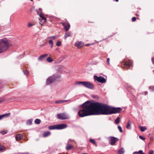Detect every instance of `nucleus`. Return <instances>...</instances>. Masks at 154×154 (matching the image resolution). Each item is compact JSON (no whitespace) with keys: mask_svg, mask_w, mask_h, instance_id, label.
Listing matches in <instances>:
<instances>
[{"mask_svg":"<svg viewBox=\"0 0 154 154\" xmlns=\"http://www.w3.org/2000/svg\"><path fill=\"white\" fill-rule=\"evenodd\" d=\"M81 108L78 112V115L81 117L93 115H99L100 103H91L87 101L80 106Z\"/></svg>","mask_w":154,"mask_h":154,"instance_id":"nucleus-1","label":"nucleus"},{"mask_svg":"<svg viewBox=\"0 0 154 154\" xmlns=\"http://www.w3.org/2000/svg\"><path fill=\"white\" fill-rule=\"evenodd\" d=\"M122 109L120 107H112L106 104L100 103V111L101 115H109L113 114L119 113Z\"/></svg>","mask_w":154,"mask_h":154,"instance_id":"nucleus-2","label":"nucleus"},{"mask_svg":"<svg viewBox=\"0 0 154 154\" xmlns=\"http://www.w3.org/2000/svg\"><path fill=\"white\" fill-rule=\"evenodd\" d=\"M11 44L8 40L4 38L0 40V53L7 50L10 47Z\"/></svg>","mask_w":154,"mask_h":154,"instance_id":"nucleus-3","label":"nucleus"},{"mask_svg":"<svg viewBox=\"0 0 154 154\" xmlns=\"http://www.w3.org/2000/svg\"><path fill=\"white\" fill-rule=\"evenodd\" d=\"M75 84H82L84 87L90 89H93L94 87V86L93 84L86 81L76 82Z\"/></svg>","mask_w":154,"mask_h":154,"instance_id":"nucleus-4","label":"nucleus"},{"mask_svg":"<svg viewBox=\"0 0 154 154\" xmlns=\"http://www.w3.org/2000/svg\"><path fill=\"white\" fill-rule=\"evenodd\" d=\"M57 118L61 120L68 119L69 118L68 115L66 113H63L57 114Z\"/></svg>","mask_w":154,"mask_h":154,"instance_id":"nucleus-5","label":"nucleus"},{"mask_svg":"<svg viewBox=\"0 0 154 154\" xmlns=\"http://www.w3.org/2000/svg\"><path fill=\"white\" fill-rule=\"evenodd\" d=\"M94 78L95 80L97 81L98 82L102 83H105L106 82V79L101 76L98 77L97 75H94Z\"/></svg>","mask_w":154,"mask_h":154,"instance_id":"nucleus-6","label":"nucleus"},{"mask_svg":"<svg viewBox=\"0 0 154 154\" xmlns=\"http://www.w3.org/2000/svg\"><path fill=\"white\" fill-rule=\"evenodd\" d=\"M109 140V142L111 145H113L118 140V138L114 137H110Z\"/></svg>","mask_w":154,"mask_h":154,"instance_id":"nucleus-7","label":"nucleus"},{"mask_svg":"<svg viewBox=\"0 0 154 154\" xmlns=\"http://www.w3.org/2000/svg\"><path fill=\"white\" fill-rule=\"evenodd\" d=\"M84 45V43L82 42H77L75 43V46L78 48L79 49L82 48Z\"/></svg>","mask_w":154,"mask_h":154,"instance_id":"nucleus-8","label":"nucleus"},{"mask_svg":"<svg viewBox=\"0 0 154 154\" xmlns=\"http://www.w3.org/2000/svg\"><path fill=\"white\" fill-rule=\"evenodd\" d=\"M67 127L66 124H62L56 125L57 129L60 130L64 129Z\"/></svg>","mask_w":154,"mask_h":154,"instance_id":"nucleus-9","label":"nucleus"},{"mask_svg":"<svg viewBox=\"0 0 154 154\" xmlns=\"http://www.w3.org/2000/svg\"><path fill=\"white\" fill-rule=\"evenodd\" d=\"M54 79V78H53V77L52 76L49 77L46 80L47 85H48L52 83L55 81Z\"/></svg>","mask_w":154,"mask_h":154,"instance_id":"nucleus-10","label":"nucleus"},{"mask_svg":"<svg viewBox=\"0 0 154 154\" xmlns=\"http://www.w3.org/2000/svg\"><path fill=\"white\" fill-rule=\"evenodd\" d=\"M62 25L64 26V28L66 31H68L69 29L70 25L68 23H61Z\"/></svg>","mask_w":154,"mask_h":154,"instance_id":"nucleus-11","label":"nucleus"},{"mask_svg":"<svg viewBox=\"0 0 154 154\" xmlns=\"http://www.w3.org/2000/svg\"><path fill=\"white\" fill-rule=\"evenodd\" d=\"M125 66L128 67H130L132 66V62L131 60L126 61L125 63Z\"/></svg>","mask_w":154,"mask_h":154,"instance_id":"nucleus-12","label":"nucleus"},{"mask_svg":"<svg viewBox=\"0 0 154 154\" xmlns=\"http://www.w3.org/2000/svg\"><path fill=\"white\" fill-rule=\"evenodd\" d=\"M48 55V54H47L42 55L38 57V60L40 61H42Z\"/></svg>","mask_w":154,"mask_h":154,"instance_id":"nucleus-13","label":"nucleus"},{"mask_svg":"<svg viewBox=\"0 0 154 154\" xmlns=\"http://www.w3.org/2000/svg\"><path fill=\"white\" fill-rule=\"evenodd\" d=\"M36 11L37 14L39 15L40 16V17L41 18V20H44L45 23L46 22V19L45 17H43V14H39L38 11L36 10Z\"/></svg>","mask_w":154,"mask_h":154,"instance_id":"nucleus-14","label":"nucleus"},{"mask_svg":"<svg viewBox=\"0 0 154 154\" xmlns=\"http://www.w3.org/2000/svg\"><path fill=\"white\" fill-rule=\"evenodd\" d=\"M59 37L58 35H53L49 37H48L47 38V39H50V40H55Z\"/></svg>","mask_w":154,"mask_h":154,"instance_id":"nucleus-15","label":"nucleus"},{"mask_svg":"<svg viewBox=\"0 0 154 154\" xmlns=\"http://www.w3.org/2000/svg\"><path fill=\"white\" fill-rule=\"evenodd\" d=\"M23 138V136L21 134H19L16 135L15 138L16 140L17 141H18L22 139Z\"/></svg>","mask_w":154,"mask_h":154,"instance_id":"nucleus-16","label":"nucleus"},{"mask_svg":"<svg viewBox=\"0 0 154 154\" xmlns=\"http://www.w3.org/2000/svg\"><path fill=\"white\" fill-rule=\"evenodd\" d=\"M53 78H54V81L59 80L61 76L59 75H54L52 76Z\"/></svg>","mask_w":154,"mask_h":154,"instance_id":"nucleus-17","label":"nucleus"},{"mask_svg":"<svg viewBox=\"0 0 154 154\" xmlns=\"http://www.w3.org/2000/svg\"><path fill=\"white\" fill-rule=\"evenodd\" d=\"M72 147V145L71 144L67 143L66 149L67 150L71 149Z\"/></svg>","mask_w":154,"mask_h":154,"instance_id":"nucleus-18","label":"nucleus"},{"mask_svg":"<svg viewBox=\"0 0 154 154\" xmlns=\"http://www.w3.org/2000/svg\"><path fill=\"white\" fill-rule=\"evenodd\" d=\"M68 100H59L55 101L54 103L56 104H61V103H63L65 102H66L68 101Z\"/></svg>","mask_w":154,"mask_h":154,"instance_id":"nucleus-19","label":"nucleus"},{"mask_svg":"<svg viewBox=\"0 0 154 154\" xmlns=\"http://www.w3.org/2000/svg\"><path fill=\"white\" fill-rule=\"evenodd\" d=\"M51 134V133L49 131L44 132L43 134V136L44 137H46L49 136Z\"/></svg>","mask_w":154,"mask_h":154,"instance_id":"nucleus-20","label":"nucleus"},{"mask_svg":"<svg viewBox=\"0 0 154 154\" xmlns=\"http://www.w3.org/2000/svg\"><path fill=\"white\" fill-rule=\"evenodd\" d=\"M48 128L50 130L57 129L56 125L50 126L48 127Z\"/></svg>","mask_w":154,"mask_h":154,"instance_id":"nucleus-21","label":"nucleus"},{"mask_svg":"<svg viewBox=\"0 0 154 154\" xmlns=\"http://www.w3.org/2000/svg\"><path fill=\"white\" fill-rule=\"evenodd\" d=\"M10 114V113H7L0 116V120L2 119L4 117L8 116Z\"/></svg>","mask_w":154,"mask_h":154,"instance_id":"nucleus-22","label":"nucleus"},{"mask_svg":"<svg viewBox=\"0 0 154 154\" xmlns=\"http://www.w3.org/2000/svg\"><path fill=\"white\" fill-rule=\"evenodd\" d=\"M71 35V33L70 32H68L65 33L64 35V39H65L66 38L69 36H70Z\"/></svg>","mask_w":154,"mask_h":154,"instance_id":"nucleus-23","label":"nucleus"},{"mask_svg":"<svg viewBox=\"0 0 154 154\" xmlns=\"http://www.w3.org/2000/svg\"><path fill=\"white\" fill-rule=\"evenodd\" d=\"M139 129L142 132L146 130L147 129L145 126H141L139 127Z\"/></svg>","mask_w":154,"mask_h":154,"instance_id":"nucleus-24","label":"nucleus"},{"mask_svg":"<svg viewBox=\"0 0 154 154\" xmlns=\"http://www.w3.org/2000/svg\"><path fill=\"white\" fill-rule=\"evenodd\" d=\"M130 123H131V122H130V121L129 120L128 122L126 127V128L128 129H131V125L130 124Z\"/></svg>","mask_w":154,"mask_h":154,"instance_id":"nucleus-25","label":"nucleus"},{"mask_svg":"<svg viewBox=\"0 0 154 154\" xmlns=\"http://www.w3.org/2000/svg\"><path fill=\"white\" fill-rule=\"evenodd\" d=\"M118 152L119 154H124L125 152L124 148H121L119 150Z\"/></svg>","mask_w":154,"mask_h":154,"instance_id":"nucleus-26","label":"nucleus"},{"mask_svg":"<svg viewBox=\"0 0 154 154\" xmlns=\"http://www.w3.org/2000/svg\"><path fill=\"white\" fill-rule=\"evenodd\" d=\"M32 119H30L28 120L26 122V124L28 125H31L32 124Z\"/></svg>","mask_w":154,"mask_h":154,"instance_id":"nucleus-27","label":"nucleus"},{"mask_svg":"<svg viewBox=\"0 0 154 154\" xmlns=\"http://www.w3.org/2000/svg\"><path fill=\"white\" fill-rule=\"evenodd\" d=\"M49 43L51 45V48H53L54 43L53 41L51 40H50L49 41Z\"/></svg>","mask_w":154,"mask_h":154,"instance_id":"nucleus-28","label":"nucleus"},{"mask_svg":"<svg viewBox=\"0 0 154 154\" xmlns=\"http://www.w3.org/2000/svg\"><path fill=\"white\" fill-rule=\"evenodd\" d=\"M41 121L39 119H36L35 120V123L36 124H39L41 123Z\"/></svg>","mask_w":154,"mask_h":154,"instance_id":"nucleus-29","label":"nucleus"},{"mask_svg":"<svg viewBox=\"0 0 154 154\" xmlns=\"http://www.w3.org/2000/svg\"><path fill=\"white\" fill-rule=\"evenodd\" d=\"M47 61L49 63H51L53 61V60L51 57H49L47 59Z\"/></svg>","mask_w":154,"mask_h":154,"instance_id":"nucleus-30","label":"nucleus"},{"mask_svg":"<svg viewBox=\"0 0 154 154\" xmlns=\"http://www.w3.org/2000/svg\"><path fill=\"white\" fill-rule=\"evenodd\" d=\"M5 149V147L3 146H0V151H3Z\"/></svg>","mask_w":154,"mask_h":154,"instance_id":"nucleus-31","label":"nucleus"},{"mask_svg":"<svg viewBox=\"0 0 154 154\" xmlns=\"http://www.w3.org/2000/svg\"><path fill=\"white\" fill-rule=\"evenodd\" d=\"M120 120V118L119 117H117L115 120V122L116 123H118L119 122Z\"/></svg>","mask_w":154,"mask_h":154,"instance_id":"nucleus-32","label":"nucleus"},{"mask_svg":"<svg viewBox=\"0 0 154 154\" xmlns=\"http://www.w3.org/2000/svg\"><path fill=\"white\" fill-rule=\"evenodd\" d=\"M74 141L73 140H72L71 139H69L67 143H68L69 144H71L72 143V141Z\"/></svg>","mask_w":154,"mask_h":154,"instance_id":"nucleus-33","label":"nucleus"},{"mask_svg":"<svg viewBox=\"0 0 154 154\" xmlns=\"http://www.w3.org/2000/svg\"><path fill=\"white\" fill-rule=\"evenodd\" d=\"M34 25V23H28V27H31Z\"/></svg>","mask_w":154,"mask_h":154,"instance_id":"nucleus-34","label":"nucleus"},{"mask_svg":"<svg viewBox=\"0 0 154 154\" xmlns=\"http://www.w3.org/2000/svg\"><path fill=\"white\" fill-rule=\"evenodd\" d=\"M56 45L57 46H60L61 45V42L59 41H58L56 43Z\"/></svg>","mask_w":154,"mask_h":154,"instance_id":"nucleus-35","label":"nucleus"},{"mask_svg":"<svg viewBox=\"0 0 154 154\" xmlns=\"http://www.w3.org/2000/svg\"><path fill=\"white\" fill-rule=\"evenodd\" d=\"M90 142L93 144L96 145L95 141L94 139H91L90 140Z\"/></svg>","mask_w":154,"mask_h":154,"instance_id":"nucleus-36","label":"nucleus"},{"mask_svg":"<svg viewBox=\"0 0 154 154\" xmlns=\"http://www.w3.org/2000/svg\"><path fill=\"white\" fill-rule=\"evenodd\" d=\"M23 72L24 74L26 75H27L29 73L26 70H23Z\"/></svg>","mask_w":154,"mask_h":154,"instance_id":"nucleus-37","label":"nucleus"},{"mask_svg":"<svg viewBox=\"0 0 154 154\" xmlns=\"http://www.w3.org/2000/svg\"><path fill=\"white\" fill-rule=\"evenodd\" d=\"M118 128L119 129V131L121 132H123V131L122 129V128L120 126H119V125L118 126Z\"/></svg>","mask_w":154,"mask_h":154,"instance_id":"nucleus-38","label":"nucleus"},{"mask_svg":"<svg viewBox=\"0 0 154 154\" xmlns=\"http://www.w3.org/2000/svg\"><path fill=\"white\" fill-rule=\"evenodd\" d=\"M7 133V131H1V133L2 134H6Z\"/></svg>","mask_w":154,"mask_h":154,"instance_id":"nucleus-39","label":"nucleus"},{"mask_svg":"<svg viewBox=\"0 0 154 154\" xmlns=\"http://www.w3.org/2000/svg\"><path fill=\"white\" fill-rule=\"evenodd\" d=\"M139 137L140 139H141L143 140H144L145 139V138L143 137L141 135L139 136Z\"/></svg>","mask_w":154,"mask_h":154,"instance_id":"nucleus-40","label":"nucleus"},{"mask_svg":"<svg viewBox=\"0 0 154 154\" xmlns=\"http://www.w3.org/2000/svg\"><path fill=\"white\" fill-rule=\"evenodd\" d=\"M137 153L140 154H143L144 153H143V151L142 150H140L137 152Z\"/></svg>","mask_w":154,"mask_h":154,"instance_id":"nucleus-41","label":"nucleus"},{"mask_svg":"<svg viewBox=\"0 0 154 154\" xmlns=\"http://www.w3.org/2000/svg\"><path fill=\"white\" fill-rule=\"evenodd\" d=\"M109 60H110V59H109V58H107V59L106 62H107V64L108 65H110Z\"/></svg>","mask_w":154,"mask_h":154,"instance_id":"nucleus-42","label":"nucleus"},{"mask_svg":"<svg viewBox=\"0 0 154 154\" xmlns=\"http://www.w3.org/2000/svg\"><path fill=\"white\" fill-rule=\"evenodd\" d=\"M136 18L135 17H133L132 18V21L133 22L135 21H136Z\"/></svg>","mask_w":154,"mask_h":154,"instance_id":"nucleus-43","label":"nucleus"},{"mask_svg":"<svg viewBox=\"0 0 154 154\" xmlns=\"http://www.w3.org/2000/svg\"><path fill=\"white\" fill-rule=\"evenodd\" d=\"M149 89L152 91L154 90V86H151L149 87Z\"/></svg>","mask_w":154,"mask_h":154,"instance_id":"nucleus-44","label":"nucleus"},{"mask_svg":"<svg viewBox=\"0 0 154 154\" xmlns=\"http://www.w3.org/2000/svg\"><path fill=\"white\" fill-rule=\"evenodd\" d=\"M39 11H38L39 13V14H42V8H39Z\"/></svg>","mask_w":154,"mask_h":154,"instance_id":"nucleus-45","label":"nucleus"},{"mask_svg":"<svg viewBox=\"0 0 154 154\" xmlns=\"http://www.w3.org/2000/svg\"><path fill=\"white\" fill-rule=\"evenodd\" d=\"M153 151L152 150H150L149 152V154H153Z\"/></svg>","mask_w":154,"mask_h":154,"instance_id":"nucleus-46","label":"nucleus"},{"mask_svg":"<svg viewBox=\"0 0 154 154\" xmlns=\"http://www.w3.org/2000/svg\"><path fill=\"white\" fill-rule=\"evenodd\" d=\"M29 154V153L27 152H26V153H22V152H20V153H18V154Z\"/></svg>","mask_w":154,"mask_h":154,"instance_id":"nucleus-47","label":"nucleus"},{"mask_svg":"<svg viewBox=\"0 0 154 154\" xmlns=\"http://www.w3.org/2000/svg\"><path fill=\"white\" fill-rule=\"evenodd\" d=\"M152 60L153 63L154 64V57H152Z\"/></svg>","mask_w":154,"mask_h":154,"instance_id":"nucleus-48","label":"nucleus"},{"mask_svg":"<svg viewBox=\"0 0 154 154\" xmlns=\"http://www.w3.org/2000/svg\"><path fill=\"white\" fill-rule=\"evenodd\" d=\"M92 45V44H85V46H89V45Z\"/></svg>","mask_w":154,"mask_h":154,"instance_id":"nucleus-49","label":"nucleus"},{"mask_svg":"<svg viewBox=\"0 0 154 154\" xmlns=\"http://www.w3.org/2000/svg\"><path fill=\"white\" fill-rule=\"evenodd\" d=\"M143 93H144V94H145V95H146L147 94L148 92L147 91H145Z\"/></svg>","mask_w":154,"mask_h":154,"instance_id":"nucleus-50","label":"nucleus"},{"mask_svg":"<svg viewBox=\"0 0 154 154\" xmlns=\"http://www.w3.org/2000/svg\"><path fill=\"white\" fill-rule=\"evenodd\" d=\"M153 139V137H150V139L151 140H152Z\"/></svg>","mask_w":154,"mask_h":154,"instance_id":"nucleus-51","label":"nucleus"},{"mask_svg":"<svg viewBox=\"0 0 154 154\" xmlns=\"http://www.w3.org/2000/svg\"><path fill=\"white\" fill-rule=\"evenodd\" d=\"M135 153H137V152H135L133 153V154Z\"/></svg>","mask_w":154,"mask_h":154,"instance_id":"nucleus-52","label":"nucleus"},{"mask_svg":"<svg viewBox=\"0 0 154 154\" xmlns=\"http://www.w3.org/2000/svg\"><path fill=\"white\" fill-rule=\"evenodd\" d=\"M44 45V44H42L40 45V46H42Z\"/></svg>","mask_w":154,"mask_h":154,"instance_id":"nucleus-53","label":"nucleus"},{"mask_svg":"<svg viewBox=\"0 0 154 154\" xmlns=\"http://www.w3.org/2000/svg\"><path fill=\"white\" fill-rule=\"evenodd\" d=\"M115 1L116 2H118L119 1V0H115Z\"/></svg>","mask_w":154,"mask_h":154,"instance_id":"nucleus-54","label":"nucleus"},{"mask_svg":"<svg viewBox=\"0 0 154 154\" xmlns=\"http://www.w3.org/2000/svg\"><path fill=\"white\" fill-rule=\"evenodd\" d=\"M2 102V100H0V103H1Z\"/></svg>","mask_w":154,"mask_h":154,"instance_id":"nucleus-55","label":"nucleus"},{"mask_svg":"<svg viewBox=\"0 0 154 154\" xmlns=\"http://www.w3.org/2000/svg\"><path fill=\"white\" fill-rule=\"evenodd\" d=\"M150 134H149L148 135V136H150Z\"/></svg>","mask_w":154,"mask_h":154,"instance_id":"nucleus-56","label":"nucleus"},{"mask_svg":"<svg viewBox=\"0 0 154 154\" xmlns=\"http://www.w3.org/2000/svg\"><path fill=\"white\" fill-rule=\"evenodd\" d=\"M41 25H42V24L40 23Z\"/></svg>","mask_w":154,"mask_h":154,"instance_id":"nucleus-57","label":"nucleus"},{"mask_svg":"<svg viewBox=\"0 0 154 154\" xmlns=\"http://www.w3.org/2000/svg\"><path fill=\"white\" fill-rule=\"evenodd\" d=\"M33 0H30L31 1H32Z\"/></svg>","mask_w":154,"mask_h":154,"instance_id":"nucleus-58","label":"nucleus"}]
</instances>
